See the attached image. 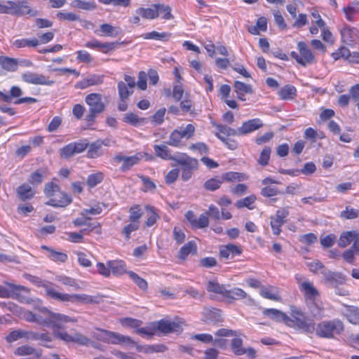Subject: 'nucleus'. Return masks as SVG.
<instances>
[{
	"label": "nucleus",
	"instance_id": "1",
	"mask_svg": "<svg viewBox=\"0 0 359 359\" xmlns=\"http://www.w3.org/2000/svg\"><path fill=\"white\" fill-rule=\"evenodd\" d=\"M0 13L17 16L37 15V12L33 11L26 1H0Z\"/></svg>",
	"mask_w": 359,
	"mask_h": 359
},
{
	"label": "nucleus",
	"instance_id": "2",
	"mask_svg": "<svg viewBox=\"0 0 359 359\" xmlns=\"http://www.w3.org/2000/svg\"><path fill=\"white\" fill-rule=\"evenodd\" d=\"M291 317L287 316L286 325L303 330L307 333H313L315 323L306 319L302 311L294 306L290 307Z\"/></svg>",
	"mask_w": 359,
	"mask_h": 359
},
{
	"label": "nucleus",
	"instance_id": "3",
	"mask_svg": "<svg viewBox=\"0 0 359 359\" xmlns=\"http://www.w3.org/2000/svg\"><path fill=\"white\" fill-rule=\"evenodd\" d=\"M321 273L325 283L327 284L329 287L334 288L336 294L339 296H347L349 294L348 290L340 287V285L344 284L346 281V277L341 273L328 270H323Z\"/></svg>",
	"mask_w": 359,
	"mask_h": 359
},
{
	"label": "nucleus",
	"instance_id": "4",
	"mask_svg": "<svg viewBox=\"0 0 359 359\" xmlns=\"http://www.w3.org/2000/svg\"><path fill=\"white\" fill-rule=\"evenodd\" d=\"M68 322H62L60 326L48 325V327L53 329V334L56 338H58L67 343L74 342L80 345L87 346L91 343V340L84 336L83 334L75 332L74 334H69L67 332L61 331L60 330L65 328V324Z\"/></svg>",
	"mask_w": 359,
	"mask_h": 359
},
{
	"label": "nucleus",
	"instance_id": "5",
	"mask_svg": "<svg viewBox=\"0 0 359 359\" xmlns=\"http://www.w3.org/2000/svg\"><path fill=\"white\" fill-rule=\"evenodd\" d=\"M343 330V323L339 320L334 319L318 323L314 331L320 337L332 338L335 334H339Z\"/></svg>",
	"mask_w": 359,
	"mask_h": 359
},
{
	"label": "nucleus",
	"instance_id": "6",
	"mask_svg": "<svg viewBox=\"0 0 359 359\" xmlns=\"http://www.w3.org/2000/svg\"><path fill=\"white\" fill-rule=\"evenodd\" d=\"M34 307L41 313V316L46 318V320L53 321L50 323V325L58 327L62 322H76V319L68 316L52 312L47 308L43 306L41 302L39 299L34 301Z\"/></svg>",
	"mask_w": 359,
	"mask_h": 359
},
{
	"label": "nucleus",
	"instance_id": "7",
	"mask_svg": "<svg viewBox=\"0 0 359 359\" xmlns=\"http://www.w3.org/2000/svg\"><path fill=\"white\" fill-rule=\"evenodd\" d=\"M175 161L182 167V180L188 181L191 178L193 172L196 170L198 167V161L196 158H192L186 154H182Z\"/></svg>",
	"mask_w": 359,
	"mask_h": 359
},
{
	"label": "nucleus",
	"instance_id": "8",
	"mask_svg": "<svg viewBox=\"0 0 359 359\" xmlns=\"http://www.w3.org/2000/svg\"><path fill=\"white\" fill-rule=\"evenodd\" d=\"M297 48L299 54L295 51L291 52V57L294 58L297 63L305 67L314 62L315 56L305 42H298Z\"/></svg>",
	"mask_w": 359,
	"mask_h": 359
},
{
	"label": "nucleus",
	"instance_id": "9",
	"mask_svg": "<svg viewBox=\"0 0 359 359\" xmlns=\"http://www.w3.org/2000/svg\"><path fill=\"white\" fill-rule=\"evenodd\" d=\"M296 280L300 292L306 300L315 301L320 296V292L313 283L309 280H304L302 277L296 276Z\"/></svg>",
	"mask_w": 359,
	"mask_h": 359
},
{
	"label": "nucleus",
	"instance_id": "10",
	"mask_svg": "<svg viewBox=\"0 0 359 359\" xmlns=\"http://www.w3.org/2000/svg\"><path fill=\"white\" fill-rule=\"evenodd\" d=\"M88 146L86 140L71 142L60 149V156L64 158H69L76 154L84 151Z\"/></svg>",
	"mask_w": 359,
	"mask_h": 359
},
{
	"label": "nucleus",
	"instance_id": "11",
	"mask_svg": "<svg viewBox=\"0 0 359 359\" xmlns=\"http://www.w3.org/2000/svg\"><path fill=\"white\" fill-rule=\"evenodd\" d=\"M289 215L288 208L278 209L275 215L271 217V227L275 235H279L281 231V226L285 223V218Z\"/></svg>",
	"mask_w": 359,
	"mask_h": 359
},
{
	"label": "nucleus",
	"instance_id": "12",
	"mask_svg": "<svg viewBox=\"0 0 359 359\" xmlns=\"http://www.w3.org/2000/svg\"><path fill=\"white\" fill-rule=\"evenodd\" d=\"M155 332H161L163 334H169L171 332L180 333L182 332V327L179 323L168 320H161L154 322Z\"/></svg>",
	"mask_w": 359,
	"mask_h": 359
},
{
	"label": "nucleus",
	"instance_id": "13",
	"mask_svg": "<svg viewBox=\"0 0 359 359\" xmlns=\"http://www.w3.org/2000/svg\"><path fill=\"white\" fill-rule=\"evenodd\" d=\"M22 80L27 83L41 86H52L54 81L50 80L43 74H37L32 72H27L22 74Z\"/></svg>",
	"mask_w": 359,
	"mask_h": 359
},
{
	"label": "nucleus",
	"instance_id": "14",
	"mask_svg": "<svg viewBox=\"0 0 359 359\" xmlns=\"http://www.w3.org/2000/svg\"><path fill=\"white\" fill-rule=\"evenodd\" d=\"M142 155L137 153L134 156H127L121 154H118L114 156L113 159L116 163L122 162L121 170L122 172H126L130 170L134 165L137 164L141 160Z\"/></svg>",
	"mask_w": 359,
	"mask_h": 359
},
{
	"label": "nucleus",
	"instance_id": "15",
	"mask_svg": "<svg viewBox=\"0 0 359 359\" xmlns=\"http://www.w3.org/2000/svg\"><path fill=\"white\" fill-rule=\"evenodd\" d=\"M85 102L89 107L90 111L102 113L105 109L102 95L100 93H93L88 95L85 98Z\"/></svg>",
	"mask_w": 359,
	"mask_h": 359
},
{
	"label": "nucleus",
	"instance_id": "16",
	"mask_svg": "<svg viewBox=\"0 0 359 359\" xmlns=\"http://www.w3.org/2000/svg\"><path fill=\"white\" fill-rule=\"evenodd\" d=\"M340 32L343 42L347 45L352 46L359 39V32L355 27L344 25Z\"/></svg>",
	"mask_w": 359,
	"mask_h": 359
},
{
	"label": "nucleus",
	"instance_id": "17",
	"mask_svg": "<svg viewBox=\"0 0 359 359\" xmlns=\"http://www.w3.org/2000/svg\"><path fill=\"white\" fill-rule=\"evenodd\" d=\"M8 287L0 285V297L1 298H18L22 292H28L29 290L25 286L16 285L12 283H8Z\"/></svg>",
	"mask_w": 359,
	"mask_h": 359
},
{
	"label": "nucleus",
	"instance_id": "18",
	"mask_svg": "<svg viewBox=\"0 0 359 359\" xmlns=\"http://www.w3.org/2000/svg\"><path fill=\"white\" fill-rule=\"evenodd\" d=\"M263 126V123L259 118H253L245 121L238 128L239 136L251 133Z\"/></svg>",
	"mask_w": 359,
	"mask_h": 359
},
{
	"label": "nucleus",
	"instance_id": "19",
	"mask_svg": "<svg viewBox=\"0 0 359 359\" xmlns=\"http://www.w3.org/2000/svg\"><path fill=\"white\" fill-rule=\"evenodd\" d=\"M104 76L100 74H90L76 83L75 87L79 89H85L92 86H97L103 82Z\"/></svg>",
	"mask_w": 359,
	"mask_h": 359
},
{
	"label": "nucleus",
	"instance_id": "20",
	"mask_svg": "<svg viewBox=\"0 0 359 359\" xmlns=\"http://www.w3.org/2000/svg\"><path fill=\"white\" fill-rule=\"evenodd\" d=\"M72 202L70 196L64 192L56 193L46 203L47 205L53 207H65Z\"/></svg>",
	"mask_w": 359,
	"mask_h": 359
},
{
	"label": "nucleus",
	"instance_id": "21",
	"mask_svg": "<svg viewBox=\"0 0 359 359\" xmlns=\"http://www.w3.org/2000/svg\"><path fill=\"white\" fill-rule=\"evenodd\" d=\"M107 344H129L135 345L136 343L130 337L121 334L119 333L109 331Z\"/></svg>",
	"mask_w": 359,
	"mask_h": 359
},
{
	"label": "nucleus",
	"instance_id": "22",
	"mask_svg": "<svg viewBox=\"0 0 359 359\" xmlns=\"http://www.w3.org/2000/svg\"><path fill=\"white\" fill-rule=\"evenodd\" d=\"M99 302L100 299L98 297L91 296L86 294H69V302L97 304Z\"/></svg>",
	"mask_w": 359,
	"mask_h": 359
},
{
	"label": "nucleus",
	"instance_id": "23",
	"mask_svg": "<svg viewBox=\"0 0 359 359\" xmlns=\"http://www.w3.org/2000/svg\"><path fill=\"white\" fill-rule=\"evenodd\" d=\"M135 13L140 15L143 19L149 20L156 19L159 16L158 11L156 9V4L148 8L143 6L139 7L135 10Z\"/></svg>",
	"mask_w": 359,
	"mask_h": 359
},
{
	"label": "nucleus",
	"instance_id": "24",
	"mask_svg": "<svg viewBox=\"0 0 359 359\" xmlns=\"http://www.w3.org/2000/svg\"><path fill=\"white\" fill-rule=\"evenodd\" d=\"M342 314L352 324H359V308L353 306H344Z\"/></svg>",
	"mask_w": 359,
	"mask_h": 359
},
{
	"label": "nucleus",
	"instance_id": "25",
	"mask_svg": "<svg viewBox=\"0 0 359 359\" xmlns=\"http://www.w3.org/2000/svg\"><path fill=\"white\" fill-rule=\"evenodd\" d=\"M358 236H359V233L356 231H344L338 240V245L340 248H346L353 243L354 240L357 239Z\"/></svg>",
	"mask_w": 359,
	"mask_h": 359
},
{
	"label": "nucleus",
	"instance_id": "26",
	"mask_svg": "<svg viewBox=\"0 0 359 359\" xmlns=\"http://www.w3.org/2000/svg\"><path fill=\"white\" fill-rule=\"evenodd\" d=\"M109 266L110 267V274L112 273L114 276H118L126 273H128L126 265L122 260H110L109 261Z\"/></svg>",
	"mask_w": 359,
	"mask_h": 359
},
{
	"label": "nucleus",
	"instance_id": "27",
	"mask_svg": "<svg viewBox=\"0 0 359 359\" xmlns=\"http://www.w3.org/2000/svg\"><path fill=\"white\" fill-rule=\"evenodd\" d=\"M263 315L276 322H283L286 323L287 316L282 311L276 309H266L263 311Z\"/></svg>",
	"mask_w": 359,
	"mask_h": 359
},
{
	"label": "nucleus",
	"instance_id": "28",
	"mask_svg": "<svg viewBox=\"0 0 359 359\" xmlns=\"http://www.w3.org/2000/svg\"><path fill=\"white\" fill-rule=\"evenodd\" d=\"M31 331H26L24 330H15L11 331L6 337V340L8 343H13L17 340L25 339L30 340Z\"/></svg>",
	"mask_w": 359,
	"mask_h": 359
},
{
	"label": "nucleus",
	"instance_id": "29",
	"mask_svg": "<svg viewBox=\"0 0 359 359\" xmlns=\"http://www.w3.org/2000/svg\"><path fill=\"white\" fill-rule=\"evenodd\" d=\"M44 288L46 296L50 298L62 302H69V294L60 292L50 285H45Z\"/></svg>",
	"mask_w": 359,
	"mask_h": 359
},
{
	"label": "nucleus",
	"instance_id": "30",
	"mask_svg": "<svg viewBox=\"0 0 359 359\" xmlns=\"http://www.w3.org/2000/svg\"><path fill=\"white\" fill-rule=\"evenodd\" d=\"M24 318L26 321L30 323H36L37 324L48 327L52 321L46 320V318L39 314H36L32 311H25L24 313Z\"/></svg>",
	"mask_w": 359,
	"mask_h": 359
},
{
	"label": "nucleus",
	"instance_id": "31",
	"mask_svg": "<svg viewBox=\"0 0 359 359\" xmlns=\"http://www.w3.org/2000/svg\"><path fill=\"white\" fill-rule=\"evenodd\" d=\"M154 150L156 156L163 160H172L175 161V158L171 154L170 149L165 144H154Z\"/></svg>",
	"mask_w": 359,
	"mask_h": 359
},
{
	"label": "nucleus",
	"instance_id": "32",
	"mask_svg": "<svg viewBox=\"0 0 359 359\" xmlns=\"http://www.w3.org/2000/svg\"><path fill=\"white\" fill-rule=\"evenodd\" d=\"M216 128L218 130V133H216V136L223 142H225L226 139L221 134L226 136H239L238 128L233 129L227 126L216 125Z\"/></svg>",
	"mask_w": 359,
	"mask_h": 359
},
{
	"label": "nucleus",
	"instance_id": "33",
	"mask_svg": "<svg viewBox=\"0 0 359 359\" xmlns=\"http://www.w3.org/2000/svg\"><path fill=\"white\" fill-rule=\"evenodd\" d=\"M14 354L18 356L34 355L37 358H39L41 355L39 351L27 344L20 346L15 348V350L14 351Z\"/></svg>",
	"mask_w": 359,
	"mask_h": 359
},
{
	"label": "nucleus",
	"instance_id": "34",
	"mask_svg": "<svg viewBox=\"0 0 359 359\" xmlns=\"http://www.w3.org/2000/svg\"><path fill=\"white\" fill-rule=\"evenodd\" d=\"M343 12L346 20L349 22L354 21V15L359 13V1H353L347 6L343 8Z\"/></svg>",
	"mask_w": 359,
	"mask_h": 359
},
{
	"label": "nucleus",
	"instance_id": "35",
	"mask_svg": "<svg viewBox=\"0 0 359 359\" xmlns=\"http://www.w3.org/2000/svg\"><path fill=\"white\" fill-rule=\"evenodd\" d=\"M225 296L228 298L233 299H246L248 303H252V299L250 297L248 294L241 288H233L231 290H226Z\"/></svg>",
	"mask_w": 359,
	"mask_h": 359
},
{
	"label": "nucleus",
	"instance_id": "36",
	"mask_svg": "<svg viewBox=\"0 0 359 359\" xmlns=\"http://www.w3.org/2000/svg\"><path fill=\"white\" fill-rule=\"evenodd\" d=\"M219 254L222 257L228 259L230 256L233 257L241 254V250L236 245L228 244L221 248Z\"/></svg>",
	"mask_w": 359,
	"mask_h": 359
},
{
	"label": "nucleus",
	"instance_id": "37",
	"mask_svg": "<svg viewBox=\"0 0 359 359\" xmlns=\"http://www.w3.org/2000/svg\"><path fill=\"white\" fill-rule=\"evenodd\" d=\"M260 294L266 299L280 301V297L279 295L278 288L272 286L262 287L260 290Z\"/></svg>",
	"mask_w": 359,
	"mask_h": 359
},
{
	"label": "nucleus",
	"instance_id": "38",
	"mask_svg": "<svg viewBox=\"0 0 359 359\" xmlns=\"http://www.w3.org/2000/svg\"><path fill=\"white\" fill-rule=\"evenodd\" d=\"M17 194L21 200L25 201L33 198L35 191L29 184H23L17 189Z\"/></svg>",
	"mask_w": 359,
	"mask_h": 359
},
{
	"label": "nucleus",
	"instance_id": "39",
	"mask_svg": "<svg viewBox=\"0 0 359 359\" xmlns=\"http://www.w3.org/2000/svg\"><path fill=\"white\" fill-rule=\"evenodd\" d=\"M171 34L168 32H158L152 31L151 32L145 33L141 35L144 39H152L161 41H167L170 38Z\"/></svg>",
	"mask_w": 359,
	"mask_h": 359
},
{
	"label": "nucleus",
	"instance_id": "40",
	"mask_svg": "<svg viewBox=\"0 0 359 359\" xmlns=\"http://www.w3.org/2000/svg\"><path fill=\"white\" fill-rule=\"evenodd\" d=\"M309 311L312 316L316 319H320L324 316V307L319 301H312L309 306Z\"/></svg>",
	"mask_w": 359,
	"mask_h": 359
},
{
	"label": "nucleus",
	"instance_id": "41",
	"mask_svg": "<svg viewBox=\"0 0 359 359\" xmlns=\"http://www.w3.org/2000/svg\"><path fill=\"white\" fill-rule=\"evenodd\" d=\"M0 65L3 69L8 72H15L18 67V60L8 57H0Z\"/></svg>",
	"mask_w": 359,
	"mask_h": 359
},
{
	"label": "nucleus",
	"instance_id": "42",
	"mask_svg": "<svg viewBox=\"0 0 359 359\" xmlns=\"http://www.w3.org/2000/svg\"><path fill=\"white\" fill-rule=\"evenodd\" d=\"M145 209L147 214V219L145 222V225L147 227H151L159 219V215L156 211V209L151 205H147Z\"/></svg>",
	"mask_w": 359,
	"mask_h": 359
},
{
	"label": "nucleus",
	"instance_id": "43",
	"mask_svg": "<svg viewBox=\"0 0 359 359\" xmlns=\"http://www.w3.org/2000/svg\"><path fill=\"white\" fill-rule=\"evenodd\" d=\"M123 121L133 126H140L145 123L144 118H140L134 113H128L125 114L123 118Z\"/></svg>",
	"mask_w": 359,
	"mask_h": 359
},
{
	"label": "nucleus",
	"instance_id": "44",
	"mask_svg": "<svg viewBox=\"0 0 359 359\" xmlns=\"http://www.w3.org/2000/svg\"><path fill=\"white\" fill-rule=\"evenodd\" d=\"M296 88L293 86L286 85L280 88L278 95L283 100H292L296 95Z\"/></svg>",
	"mask_w": 359,
	"mask_h": 359
},
{
	"label": "nucleus",
	"instance_id": "45",
	"mask_svg": "<svg viewBox=\"0 0 359 359\" xmlns=\"http://www.w3.org/2000/svg\"><path fill=\"white\" fill-rule=\"evenodd\" d=\"M42 248L46 250L48 252V257L53 261L65 262L67 259V255L61 252H57L47 246H42Z\"/></svg>",
	"mask_w": 359,
	"mask_h": 359
},
{
	"label": "nucleus",
	"instance_id": "46",
	"mask_svg": "<svg viewBox=\"0 0 359 359\" xmlns=\"http://www.w3.org/2000/svg\"><path fill=\"white\" fill-rule=\"evenodd\" d=\"M39 44V41L36 38L17 39L13 42V45L18 48L36 47Z\"/></svg>",
	"mask_w": 359,
	"mask_h": 359
},
{
	"label": "nucleus",
	"instance_id": "47",
	"mask_svg": "<svg viewBox=\"0 0 359 359\" xmlns=\"http://www.w3.org/2000/svg\"><path fill=\"white\" fill-rule=\"evenodd\" d=\"M222 180H226L228 182L231 181H244L248 180V176L241 172H227L222 175Z\"/></svg>",
	"mask_w": 359,
	"mask_h": 359
},
{
	"label": "nucleus",
	"instance_id": "48",
	"mask_svg": "<svg viewBox=\"0 0 359 359\" xmlns=\"http://www.w3.org/2000/svg\"><path fill=\"white\" fill-rule=\"evenodd\" d=\"M196 252V245L194 241H189L180 248L179 257L182 259H184L189 254Z\"/></svg>",
	"mask_w": 359,
	"mask_h": 359
},
{
	"label": "nucleus",
	"instance_id": "49",
	"mask_svg": "<svg viewBox=\"0 0 359 359\" xmlns=\"http://www.w3.org/2000/svg\"><path fill=\"white\" fill-rule=\"evenodd\" d=\"M30 340H40L42 341L41 345L50 347L46 343L50 342L52 341V337L48 333H38L35 332L31 331V337H29Z\"/></svg>",
	"mask_w": 359,
	"mask_h": 359
},
{
	"label": "nucleus",
	"instance_id": "50",
	"mask_svg": "<svg viewBox=\"0 0 359 359\" xmlns=\"http://www.w3.org/2000/svg\"><path fill=\"white\" fill-rule=\"evenodd\" d=\"M72 6L86 11L94 10L96 4L93 1H83L81 0H74L72 2Z\"/></svg>",
	"mask_w": 359,
	"mask_h": 359
},
{
	"label": "nucleus",
	"instance_id": "51",
	"mask_svg": "<svg viewBox=\"0 0 359 359\" xmlns=\"http://www.w3.org/2000/svg\"><path fill=\"white\" fill-rule=\"evenodd\" d=\"M102 143L98 140L89 145L88 150V156L91 158H95L102 154L101 152Z\"/></svg>",
	"mask_w": 359,
	"mask_h": 359
},
{
	"label": "nucleus",
	"instance_id": "52",
	"mask_svg": "<svg viewBox=\"0 0 359 359\" xmlns=\"http://www.w3.org/2000/svg\"><path fill=\"white\" fill-rule=\"evenodd\" d=\"M118 90L121 100H127L133 93V89H130L123 81L118 82Z\"/></svg>",
	"mask_w": 359,
	"mask_h": 359
},
{
	"label": "nucleus",
	"instance_id": "53",
	"mask_svg": "<svg viewBox=\"0 0 359 359\" xmlns=\"http://www.w3.org/2000/svg\"><path fill=\"white\" fill-rule=\"evenodd\" d=\"M129 220L131 222H136L140 224V219L143 212L139 205L132 206L129 210Z\"/></svg>",
	"mask_w": 359,
	"mask_h": 359
},
{
	"label": "nucleus",
	"instance_id": "54",
	"mask_svg": "<svg viewBox=\"0 0 359 359\" xmlns=\"http://www.w3.org/2000/svg\"><path fill=\"white\" fill-rule=\"evenodd\" d=\"M223 183L222 179H219L218 177H214L208 180L204 183V188L208 191H215L218 189L221 184Z\"/></svg>",
	"mask_w": 359,
	"mask_h": 359
},
{
	"label": "nucleus",
	"instance_id": "55",
	"mask_svg": "<svg viewBox=\"0 0 359 359\" xmlns=\"http://www.w3.org/2000/svg\"><path fill=\"white\" fill-rule=\"evenodd\" d=\"M182 139V135L175 129L170 133L167 144L172 147H179L181 145V140Z\"/></svg>",
	"mask_w": 359,
	"mask_h": 359
},
{
	"label": "nucleus",
	"instance_id": "56",
	"mask_svg": "<svg viewBox=\"0 0 359 359\" xmlns=\"http://www.w3.org/2000/svg\"><path fill=\"white\" fill-rule=\"evenodd\" d=\"M104 179V175L101 172L93 173L88 177L87 184L89 187L93 188L100 184Z\"/></svg>",
	"mask_w": 359,
	"mask_h": 359
},
{
	"label": "nucleus",
	"instance_id": "57",
	"mask_svg": "<svg viewBox=\"0 0 359 359\" xmlns=\"http://www.w3.org/2000/svg\"><path fill=\"white\" fill-rule=\"evenodd\" d=\"M231 348L233 353L236 355H243V340L241 338L235 337L231 339Z\"/></svg>",
	"mask_w": 359,
	"mask_h": 359
},
{
	"label": "nucleus",
	"instance_id": "58",
	"mask_svg": "<svg viewBox=\"0 0 359 359\" xmlns=\"http://www.w3.org/2000/svg\"><path fill=\"white\" fill-rule=\"evenodd\" d=\"M46 171L45 170H37L33 172L29 177V182L33 185H38L43 182Z\"/></svg>",
	"mask_w": 359,
	"mask_h": 359
},
{
	"label": "nucleus",
	"instance_id": "59",
	"mask_svg": "<svg viewBox=\"0 0 359 359\" xmlns=\"http://www.w3.org/2000/svg\"><path fill=\"white\" fill-rule=\"evenodd\" d=\"M271 149L269 147H265L260 153L257 160L258 163L262 166H266L269 164Z\"/></svg>",
	"mask_w": 359,
	"mask_h": 359
},
{
	"label": "nucleus",
	"instance_id": "60",
	"mask_svg": "<svg viewBox=\"0 0 359 359\" xmlns=\"http://www.w3.org/2000/svg\"><path fill=\"white\" fill-rule=\"evenodd\" d=\"M207 290L208 292L222 294L225 296L226 290L223 285H219L217 282L215 281H209L207 285Z\"/></svg>",
	"mask_w": 359,
	"mask_h": 359
},
{
	"label": "nucleus",
	"instance_id": "61",
	"mask_svg": "<svg viewBox=\"0 0 359 359\" xmlns=\"http://www.w3.org/2000/svg\"><path fill=\"white\" fill-rule=\"evenodd\" d=\"M135 333L142 336H148L151 337L156 334L154 322L144 327L139 328L138 327L135 330Z\"/></svg>",
	"mask_w": 359,
	"mask_h": 359
},
{
	"label": "nucleus",
	"instance_id": "62",
	"mask_svg": "<svg viewBox=\"0 0 359 359\" xmlns=\"http://www.w3.org/2000/svg\"><path fill=\"white\" fill-rule=\"evenodd\" d=\"M128 274L133 282L142 290H147L148 287L147 282L140 277L137 273L133 271H128Z\"/></svg>",
	"mask_w": 359,
	"mask_h": 359
},
{
	"label": "nucleus",
	"instance_id": "63",
	"mask_svg": "<svg viewBox=\"0 0 359 359\" xmlns=\"http://www.w3.org/2000/svg\"><path fill=\"white\" fill-rule=\"evenodd\" d=\"M358 215L359 210L349 206H346L345 210L341 211L340 213V217L346 219H355Z\"/></svg>",
	"mask_w": 359,
	"mask_h": 359
},
{
	"label": "nucleus",
	"instance_id": "64",
	"mask_svg": "<svg viewBox=\"0 0 359 359\" xmlns=\"http://www.w3.org/2000/svg\"><path fill=\"white\" fill-rule=\"evenodd\" d=\"M337 241V236L334 233H330L325 236H321L320 243L324 248H331Z\"/></svg>",
	"mask_w": 359,
	"mask_h": 359
}]
</instances>
